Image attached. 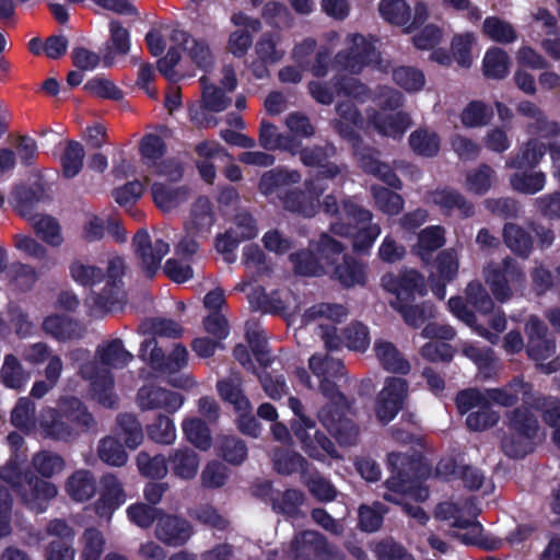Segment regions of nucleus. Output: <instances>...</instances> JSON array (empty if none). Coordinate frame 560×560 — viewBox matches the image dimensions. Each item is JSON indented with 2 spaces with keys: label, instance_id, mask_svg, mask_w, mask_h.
<instances>
[{
  "label": "nucleus",
  "instance_id": "24",
  "mask_svg": "<svg viewBox=\"0 0 560 560\" xmlns=\"http://www.w3.org/2000/svg\"><path fill=\"white\" fill-rule=\"evenodd\" d=\"M92 301L90 314L103 316L115 308L121 307L126 300V291L121 284L107 283L100 293L91 295L86 302Z\"/></svg>",
  "mask_w": 560,
  "mask_h": 560
},
{
  "label": "nucleus",
  "instance_id": "30",
  "mask_svg": "<svg viewBox=\"0 0 560 560\" xmlns=\"http://www.w3.org/2000/svg\"><path fill=\"white\" fill-rule=\"evenodd\" d=\"M66 490L72 500L86 502L97 492V481L92 471L77 470L68 478Z\"/></svg>",
  "mask_w": 560,
  "mask_h": 560
},
{
  "label": "nucleus",
  "instance_id": "35",
  "mask_svg": "<svg viewBox=\"0 0 560 560\" xmlns=\"http://www.w3.org/2000/svg\"><path fill=\"white\" fill-rule=\"evenodd\" d=\"M503 241L508 248L516 256L527 258L534 247V238L529 232L515 223H505Z\"/></svg>",
  "mask_w": 560,
  "mask_h": 560
},
{
  "label": "nucleus",
  "instance_id": "57",
  "mask_svg": "<svg viewBox=\"0 0 560 560\" xmlns=\"http://www.w3.org/2000/svg\"><path fill=\"white\" fill-rule=\"evenodd\" d=\"M217 389L220 397L233 405L234 410H246L250 409V401L243 393L241 384L233 378L220 380L217 383Z\"/></svg>",
  "mask_w": 560,
  "mask_h": 560
},
{
  "label": "nucleus",
  "instance_id": "33",
  "mask_svg": "<svg viewBox=\"0 0 560 560\" xmlns=\"http://www.w3.org/2000/svg\"><path fill=\"white\" fill-rule=\"evenodd\" d=\"M59 409L66 421L73 427L89 430L94 425V418L84 404L77 397H65L60 399Z\"/></svg>",
  "mask_w": 560,
  "mask_h": 560
},
{
  "label": "nucleus",
  "instance_id": "44",
  "mask_svg": "<svg viewBox=\"0 0 560 560\" xmlns=\"http://www.w3.org/2000/svg\"><path fill=\"white\" fill-rule=\"evenodd\" d=\"M378 13L388 24L404 28L411 20V7L406 0H381Z\"/></svg>",
  "mask_w": 560,
  "mask_h": 560
},
{
  "label": "nucleus",
  "instance_id": "32",
  "mask_svg": "<svg viewBox=\"0 0 560 560\" xmlns=\"http://www.w3.org/2000/svg\"><path fill=\"white\" fill-rule=\"evenodd\" d=\"M310 247L314 249L317 258L322 261V265H324V269L327 270V272L339 262L345 250L343 244L330 236L328 233H322L318 240L311 241Z\"/></svg>",
  "mask_w": 560,
  "mask_h": 560
},
{
  "label": "nucleus",
  "instance_id": "14",
  "mask_svg": "<svg viewBox=\"0 0 560 560\" xmlns=\"http://www.w3.org/2000/svg\"><path fill=\"white\" fill-rule=\"evenodd\" d=\"M336 153L337 149L332 143L315 144L305 147L300 161L305 166L317 168L316 179H335L341 173V168L336 163L330 162L329 159L335 156Z\"/></svg>",
  "mask_w": 560,
  "mask_h": 560
},
{
  "label": "nucleus",
  "instance_id": "54",
  "mask_svg": "<svg viewBox=\"0 0 560 560\" xmlns=\"http://www.w3.org/2000/svg\"><path fill=\"white\" fill-rule=\"evenodd\" d=\"M493 118V109L482 101H470L460 114V121L467 128L487 126Z\"/></svg>",
  "mask_w": 560,
  "mask_h": 560
},
{
  "label": "nucleus",
  "instance_id": "11",
  "mask_svg": "<svg viewBox=\"0 0 560 560\" xmlns=\"http://www.w3.org/2000/svg\"><path fill=\"white\" fill-rule=\"evenodd\" d=\"M184 400L182 394L153 384L142 385L137 393V404L143 411L162 409L173 415L183 406Z\"/></svg>",
  "mask_w": 560,
  "mask_h": 560
},
{
  "label": "nucleus",
  "instance_id": "55",
  "mask_svg": "<svg viewBox=\"0 0 560 560\" xmlns=\"http://www.w3.org/2000/svg\"><path fill=\"white\" fill-rule=\"evenodd\" d=\"M183 432L186 439L201 451L211 447L212 439L207 423L199 418H190L183 422Z\"/></svg>",
  "mask_w": 560,
  "mask_h": 560
},
{
  "label": "nucleus",
  "instance_id": "9",
  "mask_svg": "<svg viewBox=\"0 0 560 560\" xmlns=\"http://www.w3.org/2000/svg\"><path fill=\"white\" fill-rule=\"evenodd\" d=\"M524 280V273L517 262L506 257L500 265L490 269L486 275V282L489 285L494 299L501 303L512 296L511 283H518Z\"/></svg>",
  "mask_w": 560,
  "mask_h": 560
},
{
  "label": "nucleus",
  "instance_id": "60",
  "mask_svg": "<svg viewBox=\"0 0 560 560\" xmlns=\"http://www.w3.org/2000/svg\"><path fill=\"white\" fill-rule=\"evenodd\" d=\"M555 272L556 275L544 265H538L530 270L532 287L537 296H542L559 287L560 266L555 269Z\"/></svg>",
  "mask_w": 560,
  "mask_h": 560
},
{
  "label": "nucleus",
  "instance_id": "53",
  "mask_svg": "<svg viewBox=\"0 0 560 560\" xmlns=\"http://www.w3.org/2000/svg\"><path fill=\"white\" fill-rule=\"evenodd\" d=\"M97 353L104 365L113 368H124L133 358L132 354L125 349L122 340L118 338L108 341L103 347H100L97 349Z\"/></svg>",
  "mask_w": 560,
  "mask_h": 560
},
{
  "label": "nucleus",
  "instance_id": "64",
  "mask_svg": "<svg viewBox=\"0 0 560 560\" xmlns=\"http://www.w3.org/2000/svg\"><path fill=\"white\" fill-rule=\"evenodd\" d=\"M304 493L299 489H287L277 497L271 498L272 510L277 513L288 516H295L299 513L300 505L304 502Z\"/></svg>",
  "mask_w": 560,
  "mask_h": 560
},
{
  "label": "nucleus",
  "instance_id": "13",
  "mask_svg": "<svg viewBox=\"0 0 560 560\" xmlns=\"http://www.w3.org/2000/svg\"><path fill=\"white\" fill-rule=\"evenodd\" d=\"M291 560H325L328 556V544L324 535L315 530L298 533L290 542Z\"/></svg>",
  "mask_w": 560,
  "mask_h": 560
},
{
  "label": "nucleus",
  "instance_id": "17",
  "mask_svg": "<svg viewBox=\"0 0 560 560\" xmlns=\"http://www.w3.org/2000/svg\"><path fill=\"white\" fill-rule=\"evenodd\" d=\"M82 374L91 381L92 397L103 407L116 408L118 397L114 392V375L109 370L98 371L95 365L90 364L82 368Z\"/></svg>",
  "mask_w": 560,
  "mask_h": 560
},
{
  "label": "nucleus",
  "instance_id": "37",
  "mask_svg": "<svg viewBox=\"0 0 560 560\" xmlns=\"http://www.w3.org/2000/svg\"><path fill=\"white\" fill-rule=\"evenodd\" d=\"M372 124L383 136L399 138L411 125L410 116L405 112L394 114L375 113L372 117Z\"/></svg>",
  "mask_w": 560,
  "mask_h": 560
},
{
  "label": "nucleus",
  "instance_id": "18",
  "mask_svg": "<svg viewBox=\"0 0 560 560\" xmlns=\"http://www.w3.org/2000/svg\"><path fill=\"white\" fill-rule=\"evenodd\" d=\"M330 231L341 236H352L353 252L358 255H369L381 234V226L373 223L354 229L351 223L335 222L330 225Z\"/></svg>",
  "mask_w": 560,
  "mask_h": 560
},
{
  "label": "nucleus",
  "instance_id": "10",
  "mask_svg": "<svg viewBox=\"0 0 560 560\" xmlns=\"http://www.w3.org/2000/svg\"><path fill=\"white\" fill-rule=\"evenodd\" d=\"M100 497L93 509L98 517L110 521L114 513L126 502L124 485L116 475L105 474L100 479Z\"/></svg>",
  "mask_w": 560,
  "mask_h": 560
},
{
  "label": "nucleus",
  "instance_id": "8",
  "mask_svg": "<svg viewBox=\"0 0 560 560\" xmlns=\"http://www.w3.org/2000/svg\"><path fill=\"white\" fill-rule=\"evenodd\" d=\"M380 54L374 44L362 34H354L348 49L336 55V61L351 73H360L362 69L378 61Z\"/></svg>",
  "mask_w": 560,
  "mask_h": 560
},
{
  "label": "nucleus",
  "instance_id": "4",
  "mask_svg": "<svg viewBox=\"0 0 560 560\" xmlns=\"http://www.w3.org/2000/svg\"><path fill=\"white\" fill-rule=\"evenodd\" d=\"M382 288L395 295L390 303L395 310L398 305L413 303L417 296L428 292L424 277L416 269L404 268L398 273L387 272L381 278Z\"/></svg>",
  "mask_w": 560,
  "mask_h": 560
},
{
  "label": "nucleus",
  "instance_id": "16",
  "mask_svg": "<svg viewBox=\"0 0 560 560\" xmlns=\"http://www.w3.org/2000/svg\"><path fill=\"white\" fill-rule=\"evenodd\" d=\"M194 530L186 518L163 512L155 527V537L168 547H182L191 537Z\"/></svg>",
  "mask_w": 560,
  "mask_h": 560
},
{
  "label": "nucleus",
  "instance_id": "5",
  "mask_svg": "<svg viewBox=\"0 0 560 560\" xmlns=\"http://www.w3.org/2000/svg\"><path fill=\"white\" fill-rule=\"evenodd\" d=\"M409 384L405 378L386 377L384 387L375 401V416L382 424H388L400 410L408 397Z\"/></svg>",
  "mask_w": 560,
  "mask_h": 560
},
{
  "label": "nucleus",
  "instance_id": "51",
  "mask_svg": "<svg viewBox=\"0 0 560 560\" xmlns=\"http://www.w3.org/2000/svg\"><path fill=\"white\" fill-rule=\"evenodd\" d=\"M308 366L318 378H339L345 374L343 362L328 354H313L308 360Z\"/></svg>",
  "mask_w": 560,
  "mask_h": 560
},
{
  "label": "nucleus",
  "instance_id": "26",
  "mask_svg": "<svg viewBox=\"0 0 560 560\" xmlns=\"http://www.w3.org/2000/svg\"><path fill=\"white\" fill-rule=\"evenodd\" d=\"M214 222L215 217L210 199L206 196L198 197L190 210L188 232L197 236H206L210 233Z\"/></svg>",
  "mask_w": 560,
  "mask_h": 560
},
{
  "label": "nucleus",
  "instance_id": "62",
  "mask_svg": "<svg viewBox=\"0 0 560 560\" xmlns=\"http://www.w3.org/2000/svg\"><path fill=\"white\" fill-rule=\"evenodd\" d=\"M535 438L511 432L502 439L501 447L503 453L510 458H524L534 451Z\"/></svg>",
  "mask_w": 560,
  "mask_h": 560
},
{
  "label": "nucleus",
  "instance_id": "19",
  "mask_svg": "<svg viewBox=\"0 0 560 560\" xmlns=\"http://www.w3.org/2000/svg\"><path fill=\"white\" fill-rule=\"evenodd\" d=\"M46 196L45 187L42 183L35 182L30 185H19L12 192L14 209L19 214L27 220H34L38 202Z\"/></svg>",
  "mask_w": 560,
  "mask_h": 560
},
{
  "label": "nucleus",
  "instance_id": "3",
  "mask_svg": "<svg viewBox=\"0 0 560 560\" xmlns=\"http://www.w3.org/2000/svg\"><path fill=\"white\" fill-rule=\"evenodd\" d=\"M290 409L298 417L291 422V431L301 443L304 453L319 462H324L326 457L334 459L340 458L335 443L324 432L317 429L316 421L303 413V404L298 397H289Z\"/></svg>",
  "mask_w": 560,
  "mask_h": 560
},
{
  "label": "nucleus",
  "instance_id": "23",
  "mask_svg": "<svg viewBox=\"0 0 560 560\" xmlns=\"http://www.w3.org/2000/svg\"><path fill=\"white\" fill-rule=\"evenodd\" d=\"M331 278L346 289L363 287L366 283V266L353 256L342 255V262L331 269Z\"/></svg>",
  "mask_w": 560,
  "mask_h": 560
},
{
  "label": "nucleus",
  "instance_id": "27",
  "mask_svg": "<svg viewBox=\"0 0 560 560\" xmlns=\"http://www.w3.org/2000/svg\"><path fill=\"white\" fill-rule=\"evenodd\" d=\"M549 152V143L546 144L538 139H529L520 152L506 162V166L517 171H530L535 168Z\"/></svg>",
  "mask_w": 560,
  "mask_h": 560
},
{
  "label": "nucleus",
  "instance_id": "25",
  "mask_svg": "<svg viewBox=\"0 0 560 560\" xmlns=\"http://www.w3.org/2000/svg\"><path fill=\"white\" fill-rule=\"evenodd\" d=\"M432 201L444 213L458 210L463 218H470L475 214V206L468 201L458 190L451 187H443L432 192Z\"/></svg>",
  "mask_w": 560,
  "mask_h": 560
},
{
  "label": "nucleus",
  "instance_id": "29",
  "mask_svg": "<svg viewBox=\"0 0 560 560\" xmlns=\"http://www.w3.org/2000/svg\"><path fill=\"white\" fill-rule=\"evenodd\" d=\"M42 326L46 334L59 341L79 339L82 336L79 322L66 315H49L44 319Z\"/></svg>",
  "mask_w": 560,
  "mask_h": 560
},
{
  "label": "nucleus",
  "instance_id": "1",
  "mask_svg": "<svg viewBox=\"0 0 560 560\" xmlns=\"http://www.w3.org/2000/svg\"><path fill=\"white\" fill-rule=\"evenodd\" d=\"M330 378H318L319 390L328 399V402L320 407L317 418L340 446L355 445L359 427L349 417L352 413V402Z\"/></svg>",
  "mask_w": 560,
  "mask_h": 560
},
{
  "label": "nucleus",
  "instance_id": "7",
  "mask_svg": "<svg viewBox=\"0 0 560 560\" xmlns=\"http://www.w3.org/2000/svg\"><path fill=\"white\" fill-rule=\"evenodd\" d=\"M166 150L165 141L155 133L144 135L139 144L143 163L148 167H155L158 175H165L173 180H178L183 177V167L180 164L171 161L158 163V161L165 155Z\"/></svg>",
  "mask_w": 560,
  "mask_h": 560
},
{
  "label": "nucleus",
  "instance_id": "34",
  "mask_svg": "<svg viewBox=\"0 0 560 560\" xmlns=\"http://www.w3.org/2000/svg\"><path fill=\"white\" fill-rule=\"evenodd\" d=\"M430 265L434 269V271H431L429 275L430 281L439 278L446 282H453L458 276L459 259L454 248H445L439 252L434 260H431Z\"/></svg>",
  "mask_w": 560,
  "mask_h": 560
},
{
  "label": "nucleus",
  "instance_id": "43",
  "mask_svg": "<svg viewBox=\"0 0 560 560\" xmlns=\"http://www.w3.org/2000/svg\"><path fill=\"white\" fill-rule=\"evenodd\" d=\"M215 450L226 463L241 465L247 458L246 443L234 435H221L215 441Z\"/></svg>",
  "mask_w": 560,
  "mask_h": 560
},
{
  "label": "nucleus",
  "instance_id": "2",
  "mask_svg": "<svg viewBox=\"0 0 560 560\" xmlns=\"http://www.w3.org/2000/svg\"><path fill=\"white\" fill-rule=\"evenodd\" d=\"M387 466L390 476L385 481L389 493L384 499L389 502H398L396 495L413 494L417 499L424 500L429 490L422 488L421 483L429 477L430 467L423 458L417 454L392 452L387 455Z\"/></svg>",
  "mask_w": 560,
  "mask_h": 560
},
{
  "label": "nucleus",
  "instance_id": "40",
  "mask_svg": "<svg viewBox=\"0 0 560 560\" xmlns=\"http://www.w3.org/2000/svg\"><path fill=\"white\" fill-rule=\"evenodd\" d=\"M301 178V173L296 170L276 167L262 174L258 186L261 192L269 195L278 188L300 183Z\"/></svg>",
  "mask_w": 560,
  "mask_h": 560
},
{
  "label": "nucleus",
  "instance_id": "15",
  "mask_svg": "<svg viewBox=\"0 0 560 560\" xmlns=\"http://www.w3.org/2000/svg\"><path fill=\"white\" fill-rule=\"evenodd\" d=\"M304 185L307 191L299 188L287 189L280 198L284 209L288 211L299 213L305 218H312L318 211L319 195L323 189L316 190L314 179H306Z\"/></svg>",
  "mask_w": 560,
  "mask_h": 560
},
{
  "label": "nucleus",
  "instance_id": "49",
  "mask_svg": "<svg viewBox=\"0 0 560 560\" xmlns=\"http://www.w3.org/2000/svg\"><path fill=\"white\" fill-rule=\"evenodd\" d=\"M0 377L5 387L21 389L27 383L30 374L24 371L18 358L10 353L4 357Z\"/></svg>",
  "mask_w": 560,
  "mask_h": 560
},
{
  "label": "nucleus",
  "instance_id": "45",
  "mask_svg": "<svg viewBox=\"0 0 560 560\" xmlns=\"http://www.w3.org/2000/svg\"><path fill=\"white\" fill-rule=\"evenodd\" d=\"M482 33L492 42L512 44L517 39L515 27L499 16H487L482 23Z\"/></svg>",
  "mask_w": 560,
  "mask_h": 560
},
{
  "label": "nucleus",
  "instance_id": "31",
  "mask_svg": "<svg viewBox=\"0 0 560 560\" xmlns=\"http://www.w3.org/2000/svg\"><path fill=\"white\" fill-rule=\"evenodd\" d=\"M151 192L155 206L167 212L187 201L190 189L187 186L170 187L163 183H153Z\"/></svg>",
  "mask_w": 560,
  "mask_h": 560
},
{
  "label": "nucleus",
  "instance_id": "52",
  "mask_svg": "<svg viewBox=\"0 0 560 560\" xmlns=\"http://www.w3.org/2000/svg\"><path fill=\"white\" fill-rule=\"evenodd\" d=\"M98 457L107 465L121 467L128 460V454L125 445L116 438H103L97 447Z\"/></svg>",
  "mask_w": 560,
  "mask_h": 560
},
{
  "label": "nucleus",
  "instance_id": "59",
  "mask_svg": "<svg viewBox=\"0 0 560 560\" xmlns=\"http://www.w3.org/2000/svg\"><path fill=\"white\" fill-rule=\"evenodd\" d=\"M148 438L159 444H172L176 439L174 421L167 415H158L152 423L147 425Z\"/></svg>",
  "mask_w": 560,
  "mask_h": 560
},
{
  "label": "nucleus",
  "instance_id": "6",
  "mask_svg": "<svg viewBox=\"0 0 560 560\" xmlns=\"http://www.w3.org/2000/svg\"><path fill=\"white\" fill-rule=\"evenodd\" d=\"M135 254L145 277L152 279L161 267V261L170 252V245L159 238L152 244L151 236L145 229L136 232L132 238Z\"/></svg>",
  "mask_w": 560,
  "mask_h": 560
},
{
  "label": "nucleus",
  "instance_id": "46",
  "mask_svg": "<svg viewBox=\"0 0 560 560\" xmlns=\"http://www.w3.org/2000/svg\"><path fill=\"white\" fill-rule=\"evenodd\" d=\"M84 156V148L79 141H67L63 153L60 156L65 178L71 179L79 175L83 167Z\"/></svg>",
  "mask_w": 560,
  "mask_h": 560
},
{
  "label": "nucleus",
  "instance_id": "20",
  "mask_svg": "<svg viewBox=\"0 0 560 560\" xmlns=\"http://www.w3.org/2000/svg\"><path fill=\"white\" fill-rule=\"evenodd\" d=\"M445 243V229L442 225H430L418 233V240L411 247V253L420 258L423 266L428 267L433 253L441 249Z\"/></svg>",
  "mask_w": 560,
  "mask_h": 560
},
{
  "label": "nucleus",
  "instance_id": "28",
  "mask_svg": "<svg viewBox=\"0 0 560 560\" xmlns=\"http://www.w3.org/2000/svg\"><path fill=\"white\" fill-rule=\"evenodd\" d=\"M374 352L382 368L395 374L406 375L410 372V363L396 346L386 340H376Z\"/></svg>",
  "mask_w": 560,
  "mask_h": 560
},
{
  "label": "nucleus",
  "instance_id": "12",
  "mask_svg": "<svg viewBox=\"0 0 560 560\" xmlns=\"http://www.w3.org/2000/svg\"><path fill=\"white\" fill-rule=\"evenodd\" d=\"M18 495L22 503L36 513H43L48 502L57 495L56 486L36 475L25 474V480Z\"/></svg>",
  "mask_w": 560,
  "mask_h": 560
},
{
  "label": "nucleus",
  "instance_id": "36",
  "mask_svg": "<svg viewBox=\"0 0 560 560\" xmlns=\"http://www.w3.org/2000/svg\"><path fill=\"white\" fill-rule=\"evenodd\" d=\"M116 435L124 445L136 450L144 439L142 424L132 413H120L117 416Z\"/></svg>",
  "mask_w": 560,
  "mask_h": 560
},
{
  "label": "nucleus",
  "instance_id": "50",
  "mask_svg": "<svg viewBox=\"0 0 560 560\" xmlns=\"http://www.w3.org/2000/svg\"><path fill=\"white\" fill-rule=\"evenodd\" d=\"M528 384L522 378H513L502 388H491L487 390V398L503 407H512L518 401V394H526Z\"/></svg>",
  "mask_w": 560,
  "mask_h": 560
},
{
  "label": "nucleus",
  "instance_id": "56",
  "mask_svg": "<svg viewBox=\"0 0 560 560\" xmlns=\"http://www.w3.org/2000/svg\"><path fill=\"white\" fill-rule=\"evenodd\" d=\"M538 420L528 408H515L509 416V430L517 434L536 438Z\"/></svg>",
  "mask_w": 560,
  "mask_h": 560
},
{
  "label": "nucleus",
  "instance_id": "41",
  "mask_svg": "<svg viewBox=\"0 0 560 560\" xmlns=\"http://www.w3.org/2000/svg\"><path fill=\"white\" fill-rule=\"evenodd\" d=\"M510 66L508 52L500 47H491L485 54L482 72L487 79L502 80L508 77Z\"/></svg>",
  "mask_w": 560,
  "mask_h": 560
},
{
  "label": "nucleus",
  "instance_id": "38",
  "mask_svg": "<svg viewBox=\"0 0 560 560\" xmlns=\"http://www.w3.org/2000/svg\"><path fill=\"white\" fill-rule=\"evenodd\" d=\"M289 261L292 264L293 271L301 277H319L327 273L324 265L317 258L314 249L308 246L306 249H300L289 255Z\"/></svg>",
  "mask_w": 560,
  "mask_h": 560
},
{
  "label": "nucleus",
  "instance_id": "63",
  "mask_svg": "<svg viewBox=\"0 0 560 560\" xmlns=\"http://www.w3.org/2000/svg\"><path fill=\"white\" fill-rule=\"evenodd\" d=\"M33 221L34 231L50 246H60L63 242L59 222L50 215H39Z\"/></svg>",
  "mask_w": 560,
  "mask_h": 560
},
{
  "label": "nucleus",
  "instance_id": "47",
  "mask_svg": "<svg viewBox=\"0 0 560 560\" xmlns=\"http://www.w3.org/2000/svg\"><path fill=\"white\" fill-rule=\"evenodd\" d=\"M371 194L377 209L383 213L394 217L402 211L405 200L398 192L381 185H373Z\"/></svg>",
  "mask_w": 560,
  "mask_h": 560
},
{
  "label": "nucleus",
  "instance_id": "21",
  "mask_svg": "<svg viewBox=\"0 0 560 560\" xmlns=\"http://www.w3.org/2000/svg\"><path fill=\"white\" fill-rule=\"evenodd\" d=\"M39 428L44 438L55 441L68 442L77 435L72 425L66 421L60 409L56 408H47L42 411Z\"/></svg>",
  "mask_w": 560,
  "mask_h": 560
},
{
  "label": "nucleus",
  "instance_id": "61",
  "mask_svg": "<svg viewBox=\"0 0 560 560\" xmlns=\"http://www.w3.org/2000/svg\"><path fill=\"white\" fill-rule=\"evenodd\" d=\"M500 415L492 410L491 402L488 400L476 411H471L466 417V427L469 431L481 432L498 424Z\"/></svg>",
  "mask_w": 560,
  "mask_h": 560
},
{
  "label": "nucleus",
  "instance_id": "48",
  "mask_svg": "<svg viewBox=\"0 0 560 560\" xmlns=\"http://www.w3.org/2000/svg\"><path fill=\"white\" fill-rule=\"evenodd\" d=\"M402 317L404 322L413 328H419L429 319L435 316V307L430 301H423L420 304L406 303L395 308Z\"/></svg>",
  "mask_w": 560,
  "mask_h": 560
},
{
  "label": "nucleus",
  "instance_id": "22",
  "mask_svg": "<svg viewBox=\"0 0 560 560\" xmlns=\"http://www.w3.org/2000/svg\"><path fill=\"white\" fill-rule=\"evenodd\" d=\"M109 37L105 43L103 63L110 67L116 56H126L130 51L131 38L128 28L124 27L118 20L108 23Z\"/></svg>",
  "mask_w": 560,
  "mask_h": 560
},
{
  "label": "nucleus",
  "instance_id": "39",
  "mask_svg": "<svg viewBox=\"0 0 560 560\" xmlns=\"http://www.w3.org/2000/svg\"><path fill=\"white\" fill-rule=\"evenodd\" d=\"M168 463L174 476L189 480L197 475L199 457L194 450L184 447L171 453L168 456Z\"/></svg>",
  "mask_w": 560,
  "mask_h": 560
},
{
  "label": "nucleus",
  "instance_id": "58",
  "mask_svg": "<svg viewBox=\"0 0 560 560\" xmlns=\"http://www.w3.org/2000/svg\"><path fill=\"white\" fill-rule=\"evenodd\" d=\"M163 512L162 509L143 502L132 503L126 510L128 520L143 529L150 528L154 522L158 523Z\"/></svg>",
  "mask_w": 560,
  "mask_h": 560
},
{
  "label": "nucleus",
  "instance_id": "42",
  "mask_svg": "<svg viewBox=\"0 0 560 560\" xmlns=\"http://www.w3.org/2000/svg\"><path fill=\"white\" fill-rule=\"evenodd\" d=\"M408 141L413 153L423 158H434L441 149L440 136L423 128L412 131Z\"/></svg>",
  "mask_w": 560,
  "mask_h": 560
}]
</instances>
